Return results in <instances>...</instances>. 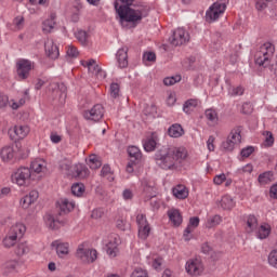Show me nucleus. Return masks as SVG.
Instances as JSON below:
<instances>
[{"label":"nucleus","instance_id":"42","mask_svg":"<svg viewBox=\"0 0 277 277\" xmlns=\"http://www.w3.org/2000/svg\"><path fill=\"white\" fill-rule=\"evenodd\" d=\"M268 264L271 267H275V269H277V249H274L269 252Z\"/></svg>","mask_w":277,"mask_h":277},{"label":"nucleus","instance_id":"49","mask_svg":"<svg viewBox=\"0 0 277 277\" xmlns=\"http://www.w3.org/2000/svg\"><path fill=\"white\" fill-rule=\"evenodd\" d=\"M252 153H254V146H247L241 149L240 155L245 159H248V157H250V155H252Z\"/></svg>","mask_w":277,"mask_h":277},{"label":"nucleus","instance_id":"7","mask_svg":"<svg viewBox=\"0 0 277 277\" xmlns=\"http://www.w3.org/2000/svg\"><path fill=\"white\" fill-rule=\"evenodd\" d=\"M34 68V65L31 61L22 58L16 62V72L19 81H25L26 79H29V75L31 74V70Z\"/></svg>","mask_w":277,"mask_h":277},{"label":"nucleus","instance_id":"52","mask_svg":"<svg viewBox=\"0 0 277 277\" xmlns=\"http://www.w3.org/2000/svg\"><path fill=\"white\" fill-rule=\"evenodd\" d=\"M266 138L264 141L265 146H274V134L271 131H266Z\"/></svg>","mask_w":277,"mask_h":277},{"label":"nucleus","instance_id":"33","mask_svg":"<svg viewBox=\"0 0 277 277\" xmlns=\"http://www.w3.org/2000/svg\"><path fill=\"white\" fill-rule=\"evenodd\" d=\"M84 193H85V185H83V183L72 184L71 194L74 196H77L79 198V197L83 196Z\"/></svg>","mask_w":277,"mask_h":277},{"label":"nucleus","instance_id":"50","mask_svg":"<svg viewBox=\"0 0 277 277\" xmlns=\"http://www.w3.org/2000/svg\"><path fill=\"white\" fill-rule=\"evenodd\" d=\"M19 205L23 209H29V207H31L32 202H31V199L29 197H27V195H26L21 199Z\"/></svg>","mask_w":277,"mask_h":277},{"label":"nucleus","instance_id":"54","mask_svg":"<svg viewBox=\"0 0 277 277\" xmlns=\"http://www.w3.org/2000/svg\"><path fill=\"white\" fill-rule=\"evenodd\" d=\"M67 55H68V57H78L79 56V51L77 50L76 47L68 45Z\"/></svg>","mask_w":277,"mask_h":277},{"label":"nucleus","instance_id":"12","mask_svg":"<svg viewBox=\"0 0 277 277\" xmlns=\"http://www.w3.org/2000/svg\"><path fill=\"white\" fill-rule=\"evenodd\" d=\"M88 254H90L91 263H94V261L98 259V252L96 249H83V247H79L77 249L76 255L80 261H83V263L88 261Z\"/></svg>","mask_w":277,"mask_h":277},{"label":"nucleus","instance_id":"63","mask_svg":"<svg viewBox=\"0 0 277 277\" xmlns=\"http://www.w3.org/2000/svg\"><path fill=\"white\" fill-rule=\"evenodd\" d=\"M212 248L211 246H209V242H205L201 245V252L203 254H209V252H211Z\"/></svg>","mask_w":277,"mask_h":277},{"label":"nucleus","instance_id":"22","mask_svg":"<svg viewBox=\"0 0 277 277\" xmlns=\"http://www.w3.org/2000/svg\"><path fill=\"white\" fill-rule=\"evenodd\" d=\"M57 88L58 89L56 91V94L58 95V103L61 105H64L66 103L68 89L66 88V84H64V82L58 83Z\"/></svg>","mask_w":277,"mask_h":277},{"label":"nucleus","instance_id":"53","mask_svg":"<svg viewBox=\"0 0 277 277\" xmlns=\"http://www.w3.org/2000/svg\"><path fill=\"white\" fill-rule=\"evenodd\" d=\"M136 224H137L138 227L148 225V221L146 220V215L145 214H138L136 216Z\"/></svg>","mask_w":277,"mask_h":277},{"label":"nucleus","instance_id":"17","mask_svg":"<svg viewBox=\"0 0 277 277\" xmlns=\"http://www.w3.org/2000/svg\"><path fill=\"white\" fill-rule=\"evenodd\" d=\"M74 176L76 179H88L90 176V169L83 163H78L74 167Z\"/></svg>","mask_w":277,"mask_h":277},{"label":"nucleus","instance_id":"35","mask_svg":"<svg viewBox=\"0 0 277 277\" xmlns=\"http://www.w3.org/2000/svg\"><path fill=\"white\" fill-rule=\"evenodd\" d=\"M196 107H198V100H187L183 105V111L190 114Z\"/></svg>","mask_w":277,"mask_h":277},{"label":"nucleus","instance_id":"36","mask_svg":"<svg viewBox=\"0 0 277 277\" xmlns=\"http://www.w3.org/2000/svg\"><path fill=\"white\" fill-rule=\"evenodd\" d=\"M16 265L18 262L12 260L3 264V276H8V274H12L16 269Z\"/></svg>","mask_w":277,"mask_h":277},{"label":"nucleus","instance_id":"31","mask_svg":"<svg viewBox=\"0 0 277 277\" xmlns=\"http://www.w3.org/2000/svg\"><path fill=\"white\" fill-rule=\"evenodd\" d=\"M247 226L249 228V233H252V230H256L259 227V220L254 214H249L247 216Z\"/></svg>","mask_w":277,"mask_h":277},{"label":"nucleus","instance_id":"56","mask_svg":"<svg viewBox=\"0 0 277 277\" xmlns=\"http://www.w3.org/2000/svg\"><path fill=\"white\" fill-rule=\"evenodd\" d=\"M267 8V2L265 0H255V9L258 12H263Z\"/></svg>","mask_w":277,"mask_h":277},{"label":"nucleus","instance_id":"25","mask_svg":"<svg viewBox=\"0 0 277 277\" xmlns=\"http://www.w3.org/2000/svg\"><path fill=\"white\" fill-rule=\"evenodd\" d=\"M227 140L235 142L236 144H241V127H236L230 131Z\"/></svg>","mask_w":277,"mask_h":277},{"label":"nucleus","instance_id":"38","mask_svg":"<svg viewBox=\"0 0 277 277\" xmlns=\"http://www.w3.org/2000/svg\"><path fill=\"white\" fill-rule=\"evenodd\" d=\"M88 166L91 168V170H98L103 166V162L98 160V157L96 155H91L89 157Z\"/></svg>","mask_w":277,"mask_h":277},{"label":"nucleus","instance_id":"23","mask_svg":"<svg viewBox=\"0 0 277 277\" xmlns=\"http://www.w3.org/2000/svg\"><path fill=\"white\" fill-rule=\"evenodd\" d=\"M29 170L30 172L40 174V172H42L43 170H47V162H44V160H35L30 163Z\"/></svg>","mask_w":277,"mask_h":277},{"label":"nucleus","instance_id":"19","mask_svg":"<svg viewBox=\"0 0 277 277\" xmlns=\"http://www.w3.org/2000/svg\"><path fill=\"white\" fill-rule=\"evenodd\" d=\"M168 215L173 226H181V224H183V215H181V211L172 209L168 211Z\"/></svg>","mask_w":277,"mask_h":277},{"label":"nucleus","instance_id":"20","mask_svg":"<svg viewBox=\"0 0 277 277\" xmlns=\"http://www.w3.org/2000/svg\"><path fill=\"white\" fill-rule=\"evenodd\" d=\"M168 134L170 137H183V135H185V130L180 123H174L168 129Z\"/></svg>","mask_w":277,"mask_h":277},{"label":"nucleus","instance_id":"18","mask_svg":"<svg viewBox=\"0 0 277 277\" xmlns=\"http://www.w3.org/2000/svg\"><path fill=\"white\" fill-rule=\"evenodd\" d=\"M52 248H55L56 254L62 259V256H66L68 254V243L67 242H60V240H55L51 243Z\"/></svg>","mask_w":277,"mask_h":277},{"label":"nucleus","instance_id":"2","mask_svg":"<svg viewBox=\"0 0 277 277\" xmlns=\"http://www.w3.org/2000/svg\"><path fill=\"white\" fill-rule=\"evenodd\" d=\"M187 153L176 147L162 146L155 154V161L161 170H174L179 159H185Z\"/></svg>","mask_w":277,"mask_h":277},{"label":"nucleus","instance_id":"47","mask_svg":"<svg viewBox=\"0 0 277 277\" xmlns=\"http://www.w3.org/2000/svg\"><path fill=\"white\" fill-rule=\"evenodd\" d=\"M222 222V216L214 215L210 220H208V228H213V226H217Z\"/></svg>","mask_w":277,"mask_h":277},{"label":"nucleus","instance_id":"28","mask_svg":"<svg viewBox=\"0 0 277 277\" xmlns=\"http://www.w3.org/2000/svg\"><path fill=\"white\" fill-rule=\"evenodd\" d=\"M143 146L146 153H153V150L157 148V140L155 138V134H153L151 137L147 138Z\"/></svg>","mask_w":277,"mask_h":277},{"label":"nucleus","instance_id":"41","mask_svg":"<svg viewBox=\"0 0 277 277\" xmlns=\"http://www.w3.org/2000/svg\"><path fill=\"white\" fill-rule=\"evenodd\" d=\"M206 118L210 121L213 122L214 124L217 123V111H215L214 109H207L206 110Z\"/></svg>","mask_w":277,"mask_h":277},{"label":"nucleus","instance_id":"64","mask_svg":"<svg viewBox=\"0 0 277 277\" xmlns=\"http://www.w3.org/2000/svg\"><path fill=\"white\" fill-rule=\"evenodd\" d=\"M269 70H271V72H273L275 75V77H277V56L275 58V63L269 65Z\"/></svg>","mask_w":277,"mask_h":277},{"label":"nucleus","instance_id":"10","mask_svg":"<svg viewBox=\"0 0 277 277\" xmlns=\"http://www.w3.org/2000/svg\"><path fill=\"white\" fill-rule=\"evenodd\" d=\"M189 40V32L185 31V28H177L173 31L169 41L173 47H182V44H187Z\"/></svg>","mask_w":277,"mask_h":277},{"label":"nucleus","instance_id":"21","mask_svg":"<svg viewBox=\"0 0 277 277\" xmlns=\"http://www.w3.org/2000/svg\"><path fill=\"white\" fill-rule=\"evenodd\" d=\"M172 194L175 196V198H179V200H185V198L189 196V192H187V188H185L183 185L175 186L172 189Z\"/></svg>","mask_w":277,"mask_h":277},{"label":"nucleus","instance_id":"9","mask_svg":"<svg viewBox=\"0 0 277 277\" xmlns=\"http://www.w3.org/2000/svg\"><path fill=\"white\" fill-rule=\"evenodd\" d=\"M103 116H105V108L101 104H95L90 110L83 111V118L93 122H98Z\"/></svg>","mask_w":277,"mask_h":277},{"label":"nucleus","instance_id":"16","mask_svg":"<svg viewBox=\"0 0 277 277\" xmlns=\"http://www.w3.org/2000/svg\"><path fill=\"white\" fill-rule=\"evenodd\" d=\"M198 226H200V217L192 216L189 219L187 227L184 229L183 237H184L185 241H189L192 239V237H189V235H192V233H194V229L198 228Z\"/></svg>","mask_w":277,"mask_h":277},{"label":"nucleus","instance_id":"14","mask_svg":"<svg viewBox=\"0 0 277 277\" xmlns=\"http://www.w3.org/2000/svg\"><path fill=\"white\" fill-rule=\"evenodd\" d=\"M44 50L45 54L50 60H57L60 57V48L55 45V42H53V39H48L44 42Z\"/></svg>","mask_w":277,"mask_h":277},{"label":"nucleus","instance_id":"34","mask_svg":"<svg viewBox=\"0 0 277 277\" xmlns=\"http://www.w3.org/2000/svg\"><path fill=\"white\" fill-rule=\"evenodd\" d=\"M75 36L78 42L82 44V47H88V38H89L88 31L80 29L77 32H75Z\"/></svg>","mask_w":277,"mask_h":277},{"label":"nucleus","instance_id":"39","mask_svg":"<svg viewBox=\"0 0 277 277\" xmlns=\"http://www.w3.org/2000/svg\"><path fill=\"white\" fill-rule=\"evenodd\" d=\"M150 235V225H141L138 227V237L140 239H148V236Z\"/></svg>","mask_w":277,"mask_h":277},{"label":"nucleus","instance_id":"1","mask_svg":"<svg viewBox=\"0 0 277 277\" xmlns=\"http://www.w3.org/2000/svg\"><path fill=\"white\" fill-rule=\"evenodd\" d=\"M114 6L122 27H137L150 12V6L146 3H135V0H116Z\"/></svg>","mask_w":277,"mask_h":277},{"label":"nucleus","instance_id":"40","mask_svg":"<svg viewBox=\"0 0 277 277\" xmlns=\"http://www.w3.org/2000/svg\"><path fill=\"white\" fill-rule=\"evenodd\" d=\"M106 252L108 256H116V252H118V243H116V241H109L106 243Z\"/></svg>","mask_w":277,"mask_h":277},{"label":"nucleus","instance_id":"29","mask_svg":"<svg viewBox=\"0 0 277 277\" xmlns=\"http://www.w3.org/2000/svg\"><path fill=\"white\" fill-rule=\"evenodd\" d=\"M42 29L45 34H51L55 29V16L51 15V18L45 19L42 23Z\"/></svg>","mask_w":277,"mask_h":277},{"label":"nucleus","instance_id":"57","mask_svg":"<svg viewBox=\"0 0 277 277\" xmlns=\"http://www.w3.org/2000/svg\"><path fill=\"white\" fill-rule=\"evenodd\" d=\"M40 194L38 193V190H31L28 195H26L27 198L30 199V202H36V200H38Z\"/></svg>","mask_w":277,"mask_h":277},{"label":"nucleus","instance_id":"59","mask_svg":"<svg viewBox=\"0 0 277 277\" xmlns=\"http://www.w3.org/2000/svg\"><path fill=\"white\" fill-rule=\"evenodd\" d=\"M214 184L215 185H222V183H224V181H226V174L222 173V174H219L216 175L214 179Z\"/></svg>","mask_w":277,"mask_h":277},{"label":"nucleus","instance_id":"27","mask_svg":"<svg viewBox=\"0 0 277 277\" xmlns=\"http://www.w3.org/2000/svg\"><path fill=\"white\" fill-rule=\"evenodd\" d=\"M2 161H12L14 159V148L6 146L1 149Z\"/></svg>","mask_w":277,"mask_h":277},{"label":"nucleus","instance_id":"11","mask_svg":"<svg viewBox=\"0 0 277 277\" xmlns=\"http://www.w3.org/2000/svg\"><path fill=\"white\" fill-rule=\"evenodd\" d=\"M9 135L11 140L16 142V140H25L29 135L28 126H15L14 129L9 130Z\"/></svg>","mask_w":277,"mask_h":277},{"label":"nucleus","instance_id":"30","mask_svg":"<svg viewBox=\"0 0 277 277\" xmlns=\"http://www.w3.org/2000/svg\"><path fill=\"white\" fill-rule=\"evenodd\" d=\"M128 155L132 161H138V159H142V151H140V148L136 146H129Z\"/></svg>","mask_w":277,"mask_h":277},{"label":"nucleus","instance_id":"48","mask_svg":"<svg viewBox=\"0 0 277 277\" xmlns=\"http://www.w3.org/2000/svg\"><path fill=\"white\" fill-rule=\"evenodd\" d=\"M143 62H157V54L155 52H145L143 54Z\"/></svg>","mask_w":277,"mask_h":277},{"label":"nucleus","instance_id":"8","mask_svg":"<svg viewBox=\"0 0 277 277\" xmlns=\"http://www.w3.org/2000/svg\"><path fill=\"white\" fill-rule=\"evenodd\" d=\"M12 179L19 187L27 185L29 179H31V169L28 167H19L12 175Z\"/></svg>","mask_w":277,"mask_h":277},{"label":"nucleus","instance_id":"13","mask_svg":"<svg viewBox=\"0 0 277 277\" xmlns=\"http://www.w3.org/2000/svg\"><path fill=\"white\" fill-rule=\"evenodd\" d=\"M202 262L198 259L190 260L186 263V272L190 276H200L203 272Z\"/></svg>","mask_w":277,"mask_h":277},{"label":"nucleus","instance_id":"6","mask_svg":"<svg viewBox=\"0 0 277 277\" xmlns=\"http://www.w3.org/2000/svg\"><path fill=\"white\" fill-rule=\"evenodd\" d=\"M224 12H226V3L220 1L214 2L206 12L207 23H215Z\"/></svg>","mask_w":277,"mask_h":277},{"label":"nucleus","instance_id":"37","mask_svg":"<svg viewBox=\"0 0 277 277\" xmlns=\"http://www.w3.org/2000/svg\"><path fill=\"white\" fill-rule=\"evenodd\" d=\"M28 252H29V246H27V242L17 243L15 248L16 256H24V254H28Z\"/></svg>","mask_w":277,"mask_h":277},{"label":"nucleus","instance_id":"55","mask_svg":"<svg viewBox=\"0 0 277 277\" xmlns=\"http://www.w3.org/2000/svg\"><path fill=\"white\" fill-rule=\"evenodd\" d=\"M103 215H104V212H103V209H101V208L94 209L91 213V217L93 220H101V217H103Z\"/></svg>","mask_w":277,"mask_h":277},{"label":"nucleus","instance_id":"58","mask_svg":"<svg viewBox=\"0 0 277 277\" xmlns=\"http://www.w3.org/2000/svg\"><path fill=\"white\" fill-rule=\"evenodd\" d=\"M117 228H119V230H127V228H129V225L127 224V221L119 219L117 220Z\"/></svg>","mask_w":277,"mask_h":277},{"label":"nucleus","instance_id":"44","mask_svg":"<svg viewBox=\"0 0 277 277\" xmlns=\"http://www.w3.org/2000/svg\"><path fill=\"white\" fill-rule=\"evenodd\" d=\"M110 96L111 98H118L120 96V84L116 82L110 84Z\"/></svg>","mask_w":277,"mask_h":277},{"label":"nucleus","instance_id":"5","mask_svg":"<svg viewBox=\"0 0 277 277\" xmlns=\"http://www.w3.org/2000/svg\"><path fill=\"white\" fill-rule=\"evenodd\" d=\"M275 51L274 44L271 42L264 43L261 47V51L255 55V64L262 66V68H267Z\"/></svg>","mask_w":277,"mask_h":277},{"label":"nucleus","instance_id":"43","mask_svg":"<svg viewBox=\"0 0 277 277\" xmlns=\"http://www.w3.org/2000/svg\"><path fill=\"white\" fill-rule=\"evenodd\" d=\"M236 145L237 144L235 142L230 141V138H227L225 142L222 143V148L225 149L226 153H233Z\"/></svg>","mask_w":277,"mask_h":277},{"label":"nucleus","instance_id":"45","mask_svg":"<svg viewBox=\"0 0 277 277\" xmlns=\"http://www.w3.org/2000/svg\"><path fill=\"white\" fill-rule=\"evenodd\" d=\"M181 75L167 77L163 79L164 85H174V83H179L181 81Z\"/></svg>","mask_w":277,"mask_h":277},{"label":"nucleus","instance_id":"4","mask_svg":"<svg viewBox=\"0 0 277 277\" xmlns=\"http://www.w3.org/2000/svg\"><path fill=\"white\" fill-rule=\"evenodd\" d=\"M26 232L27 227L23 223L13 225L6 237L3 239L4 248H12L16 246V241H18V239H23Z\"/></svg>","mask_w":277,"mask_h":277},{"label":"nucleus","instance_id":"3","mask_svg":"<svg viewBox=\"0 0 277 277\" xmlns=\"http://www.w3.org/2000/svg\"><path fill=\"white\" fill-rule=\"evenodd\" d=\"M56 209L57 213H47L44 215L45 225L50 230H58L66 224V221L60 220V216L70 213L75 209V201H69L67 198L61 199L56 202Z\"/></svg>","mask_w":277,"mask_h":277},{"label":"nucleus","instance_id":"60","mask_svg":"<svg viewBox=\"0 0 277 277\" xmlns=\"http://www.w3.org/2000/svg\"><path fill=\"white\" fill-rule=\"evenodd\" d=\"M14 24L16 25L17 29H21L25 24V17L18 16L14 18Z\"/></svg>","mask_w":277,"mask_h":277},{"label":"nucleus","instance_id":"24","mask_svg":"<svg viewBox=\"0 0 277 277\" xmlns=\"http://www.w3.org/2000/svg\"><path fill=\"white\" fill-rule=\"evenodd\" d=\"M260 185H268L274 181V172L273 171H265L264 173L260 174L258 177Z\"/></svg>","mask_w":277,"mask_h":277},{"label":"nucleus","instance_id":"51","mask_svg":"<svg viewBox=\"0 0 277 277\" xmlns=\"http://www.w3.org/2000/svg\"><path fill=\"white\" fill-rule=\"evenodd\" d=\"M252 111H253L252 104L248 102L242 104L241 114H245V116H249V114H252Z\"/></svg>","mask_w":277,"mask_h":277},{"label":"nucleus","instance_id":"46","mask_svg":"<svg viewBox=\"0 0 277 277\" xmlns=\"http://www.w3.org/2000/svg\"><path fill=\"white\" fill-rule=\"evenodd\" d=\"M71 168H72V161L68 159H64L60 162V169L63 172H70Z\"/></svg>","mask_w":277,"mask_h":277},{"label":"nucleus","instance_id":"32","mask_svg":"<svg viewBox=\"0 0 277 277\" xmlns=\"http://www.w3.org/2000/svg\"><path fill=\"white\" fill-rule=\"evenodd\" d=\"M220 207H222L225 211H230L233 207H235V201L229 196H225L220 201Z\"/></svg>","mask_w":277,"mask_h":277},{"label":"nucleus","instance_id":"15","mask_svg":"<svg viewBox=\"0 0 277 277\" xmlns=\"http://www.w3.org/2000/svg\"><path fill=\"white\" fill-rule=\"evenodd\" d=\"M116 58L119 68H127L129 66V48L123 47L117 51Z\"/></svg>","mask_w":277,"mask_h":277},{"label":"nucleus","instance_id":"61","mask_svg":"<svg viewBox=\"0 0 277 277\" xmlns=\"http://www.w3.org/2000/svg\"><path fill=\"white\" fill-rule=\"evenodd\" d=\"M269 196L274 200H277V184H274V185L271 186Z\"/></svg>","mask_w":277,"mask_h":277},{"label":"nucleus","instance_id":"26","mask_svg":"<svg viewBox=\"0 0 277 277\" xmlns=\"http://www.w3.org/2000/svg\"><path fill=\"white\" fill-rule=\"evenodd\" d=\"M272 233V227L269 225H261L256 232L258 239H267Z\"/></svg>","mask_w":277,"mask_h":277},{"label":"nucleus","instance_id":"62","mask_svg":"<svg viewBox=\"0 0 277 277\" xmlns=\"http://www.w3.org/2000/svg\"><path fill=\"white\" fill-rule=\"evenodd\" d=\"M122 196L124 200H131L133 198V192L131 189H124Z\"/></svg>","mask_w":277,"mask_h":277}]
</instances>
